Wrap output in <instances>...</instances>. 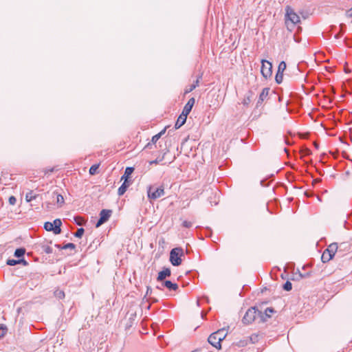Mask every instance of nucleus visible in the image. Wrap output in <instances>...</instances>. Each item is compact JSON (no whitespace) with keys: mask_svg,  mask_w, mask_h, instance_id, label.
<instances>
[{"mask_svg":"<svg viewBox=\"0 0 352 352\" xmlns=\"http://www.w3.org/2000/svg\"><path fill=\"white\" fill-rule=\"evenodd\" d=\"M346 15L348 17L352 18V8L349 10H348Z\"/></svg>","mask_w":352,"mask_h":352,"instance_id":"obj_37","label":"nucleus"},{"mask_svg":"<svg viewBox=\"0 0 352 352\" xmlns=\"http://www.w3.org/2000/svg\"><path fill=\"white\" fill-rule=\"evenodd\" d=\"M76 248V245L72 243H67L66 245H65L64 246H63L62 248H60L61 249H71V250H74Z\"/></svg>","mask_w":352,"mask_h":352,"instance_id":"obj_31","label":"nucleus"},{"mask_svg":"<svg viewBox=\"0 0 352 352\" xmlns=\"http://www.w3.org/2000/svg\"><path fill=\"white\" fill-rule=\"evenodd\" d=\"M25 250L24 248L16 249L14 252V256L16 257H21L24 255Z\"/></svg>","mask_w":352,"mask_h":352,"instance_id":"obj_24","label":"nucleus"},{"mask_svg":"<svg viewBox=\"0 0 352 352\" xmlns=\"http://www.w3.org/2000/svg\"><path fill=\"white\" fill-rule=\"evenodd\" d=\"M16 198L14 196H11L9 198V203H10V204L14 205L16 204Z\"/></svg>","mask_w":352,"mask_h":352,"instance_id":"obj_35","label":"nucleus"},{"mask_svg":"<svg viewBox=\"0 0 352 352\" xmlns=\"http://www.w3.org/2000/svg\"><path fill=\"white\" fill-rule=\"evenodd\" d=\"M189 205H190V202H188L186 206L188 207V206H189Z\"/></svg>","mask_w":352,"mask_h":352,"instance_id":"obj_42","label":"nucleus"},{"mask_svg":"<svg viewBox=\"0 0 352 352\" xmlns=\"http://www.w3.org/2000/svg\"><path fill=\"white\" fill-rule=\"evenodd\" d=\"M195 102V99L194 98H191L188 100L187 103L185 104L182 113H184L185 115L188 116L189 113L191 111L192 107L194 106Z\"/></svg>","mask_w":352,"mask_h":352,"instance_id":"obj_9","label":"nucleus"},{"mask_svg":"<svg viewBox=\"0 0 352 352\" xmlns=\"http://www.w3.org/2000/svg\"><path fill=\"white\" fill-rule=\"evenodd\" d=\"M134 168L133 167H127L125 169L124 175L122 176L121 180L128 182L130 175L133 173Z\"/></svg>","mask_w":352,"mask_h":352,"instance_id":"obj_14","label":"nucleus"},{"mask_svg":"<svg viewBox=\"0 0 352 352\" xmlns=\"http://www.w3.org/2000/svg\"><path fill=\"white\" fill-rule=\"evenodd\" d=\"M261 74L264 78H267L270 77L272 74V63L266 60H262L261 61Z\"/></svg>","mask_w":352,"mask_h":352,"instance_id":"obj_6","label":"nucleus"},{"mask_svg":"<svg viewBox=\"0 0 352 352\" xmlns=\"http://www.w3.org/2000/svg\"><path fill=\"white\" fill-rule=\"evenodd\" d=\"M59 296H61L64 297V296H65V294H64V292H59Z\"/></svg>","mask_w":352,"mask_h":352,"instance_id":"obj_39","label":"nucleus"},{"mask_svg":"<svg viewBox=\"0 0 352 352\" xmlns=\"http://www.w3.org/2000/svg\"><path fill=\"white\" fill-rule=\"evenodd\" d=\"M99 168V164H94L89 168V174L93 175L97 173V170Z\"/></svg>","mask_w":352,"mask_h":352,"instance_id":"obj_27","label":"nucleus"},{"mask_svg":"<svg viewBox=\"0 0 352 352\" xmlns=\"http://www.w3.org/2000/svg\"><path fill=\"white\" fill-rule=\"evenodd\" d=\"M85 232V230L82 228H78L76 232L74 234V236L78 238H81Z\"/></svg>","mask_w":352,"mask_h":352,"instance_id":"obj_29","label":"nucleus"},{"mask_svg":"<svg viewBox=\"0 0 352 352\" xmlns=\"http://www.w3.org/2000/svg\"><path fill=\"white\" fill-rule=\"evenodd\" d=\"M338 246L336 243H331L327 248V249L330 251V252L334 255L336 254V253L338 250Z\"/></svg>","mask_w":352,"mask_h":352,"instance_id":"obj_20","label":"nucleus"},{"mask_svg":"<svg viewBox=\"0 0 352 352\" xmlns=\"http://www.w3.org/2000/svg\"><path fill=\"white\" fill-rule=\"evenodd\" d=\"M165 193L164 186L155 188L152 186L147 188V196L149 199L155 200L162 197Z\"/></svg>","mask_w":352,"mask_h":352,"instance_id":"obj_5","label":"nucleus"},{"mask_svg":"<svg viewBox=\"0 0 352 352\" xmlns=\"http://www.w3.org/2000/svg\"><path fill=\"white\" fill-rule=\"evenodd\" d=\"M283 289L286 291H290L292 289V284L290 281L287 280L283 285Z\"/></svg>","mask_w":352,"mask_h":352,"instance_id":"obj_30","label":"nucleus"},{"mask_svg":"<svg viewBox=\"0 0 352 352\" xmlns=\"http://www.w3.org/2000/svg\"><path fill=\"white\" fill-rule=\"evenodd\" d=\"M286 63L285 61H281L279 65H278V72H280V73H283L284 71L286 69Z\"/></svg>","mask_w":352,"mask_h":352,"instance_id":"obj_25","label":"nucleus"},{"mask_svg":"<svg viewBox=\"0 0 352 352\" xmlns=\"http://www.w3.org/2000/svg\"><path fill=\"white\" fill-rule=\"evenodd\" d=\"M164 285L167 287L168 289H169L170 290H177L178 289V285L176 283H173L170 280H166L164 281V283H163Z\"/></svg>","mask_w":352,"mask_h":352,"instance_id":"obj_15","label":"nucleus"},{"mask_svg":"<svg viewBox=\"0 0 352 352\" xmlns=\"http://www.w3.org/2000/svg\"><path fill=\"white\" fill-rule=\"evenodd\" d=\"M47 208L48 209H50V204H47Z\"/></svg>","mask_w":352,"mask_h":352,"instance_id":"obj_40","label":"nucleus"},{"mask_svg":"<svg viewBox=\"0 0 352 352\" xmlns=\"http://www.w3.org/2000/svg\"><path fill=\"white\" fill-rule=\"evenodd\" d=\"M129 184L128 182L124 181L123 184L121 185V186L118 188V194L121 196L124 195V193L126 192L127 188L129 187Z\"/></svg>","mask_w":352,"mask_h":352,"instance_id":"obj_17","label":"nucleus"},{"mask_svg":"<svg viewBox=\"0 0 352 352\" xmlns=\"http://www.w3.org/2000/svg\"><path fill=\"white\" fill-rule=\"evenodd\" d=\"M192 222L188 221H184L182 222L183 227L186 228H190L192 226Z\"/></svg>","mask_w":352,"mask_h":352,"instance_id":"obj_34","label":"nucleus"},{"mask_svg":"<svg viewBox=\"0 0 352 352\" xmlns=\"http://www.w3.org/2000/svg\"><path fill=\"white\" fill-rule=\"evenodd\" d=\"M250 102H251V96H248L243 100L242 103L244 106H248V104L250 103Z\"/></svg>","mask_w":352,"mask_h":352,"instance_id":"obj_33","label":"nucleus"},{"mask_svg":"<svg viewBox=\"0 0 352 352\" xmlns=\"http://www.w3.org/2000/svg\"><path fill=\"white\" fill-rule=\"evenodd\" d=\"M285 24L287 30L292 31L294 28L300 23V17L289 6L285 7Z\"/></svg>","mask_w":352,"mask_h":352,"instance_id":"obj_1","label":"nucleus"},{"mask_svg":"<svg viewBox=\"0 0 352 352\" xmlns=\"http://www.w3.org/2000/svg\"><path fill=\"white\" fill-rule=\"evenodd\" d=\"M261 311L256 307H251L248 309L243 318V322L244 324H251L256 319L260 320Z\"/></svg>","mask_w":352,"mask_h":352,"instance_id":"obj_4","label":"nucleus"},{"mask_svg":"<svg viewBox=\"0 0 352 352\" xmlns=\"http://www.w3.org/2000/svg\"><path fill=\"white\" fill-rule=\"evenodd\" d=\"M226 335L227 332L224 329H219L208 337V342L216 349H220L221 348V342L224 340Z\"/></svg>","mask_w":352,"mask_h":352,"instance_id":"obj_2","label":"nucleus"},{"mask_svg":"<svg viewBox=\"0 0 352 352\" xmlns=\"http://www.w3.org/2000/svg\"><path fill=\"white\" fill-rule=\"evenodd\" d=\"M111 214H112V211L111 210H106V209L102 210L100 212V219L98 221V222L96 223V227L98 228L102 224H103L107 221H108V219L111 217Z\"/></svg>","mask_w":352,"mask_h":352,"instance_id":"obj_7","label":"nucleus"},{"mask_svg":"<svg viewBox=\"0 0 352 352\" xmlns=\"http://www.w3.org/2000/svg\"><path fill=\"white\" fill-rule=\"evenodd\" d=\"M56 203L59 207H61L65 203L64 197L60 194L57 195Z\"/></svg>","mask_w":352,"mask_h":352,"instance_id":"obj_23","label":"nucleus"},{"mask_svg":"<svg viewBox=\"0 0 352 352\" xmlns=\"http://www.w3.org/2000/svg\"><path fill=\"white\" fill-rule=\"evenodd\" d=\"M53 227H54V233L56 234H60L61 232L60 226L62 224V222L60 219H56L53 222Z\"/></svg>","mask_w":352,"mask_h":352,"instance_id":"obj_13","label":"nucleus"},{"mask_svg":"<svg viewBox=\"0 0 352 352\" xmlns=\"http://www.w3.org/2000/svg\"><path fill=\"white\" fill-rule=\"evenodd\" d=\"M269 90H270L269 88H264L262 90V91L259 96V100L263 101L266 98V97L267 96V95L269 94Z\"/></svg>","mask_w":352,"mask_h":352,"instance_id":"obj_22","label":"nucleus"},{"mask_svg":"<svg viewBox=\"0 0 352 352\" xmlns=\"http://www.w3.org/2000/svg\"><path fill=\"white\" fill-rule=\"evenodd\" d=\"M36 197L37 195L34 194L32 190H30L25 195V200L26 201L30 202L33 199H36Z\"/></svg>","mask_w":352,"mask_h":352,"instance_id":"obj_21","label":"nucleus"},{"mask_svg":"<svg viewBox=\"0 0 352 352\" xmlns=\"http://www.w3.org/2000/svg\"><path fill=\"white\" fill-rule=\"evenodd\" d=\"M160 162V160H153L151 162H150V164H157Z\"/></svg>","mask_w":352,"mask_h":352,"instance_id":"obj_38","label":"nucleus"},{"mask_svg":"<svg viewBox=\"0 0 352 352\" xmlns=\"http://www.w3.org/2000/svg\"><path fill=\"white\" fill-rule=\"evenodd\" d=\"M274 312V310L271 307H267L264 313H262L261 311L260 314V322H265L267 320L268 318H270L272 316V314Z\"/></svg>","mask_w":352,"mask_h":352,"instance_id":"obj_8","label":"nucleus"},{"mask_svg":"<svg viewBox=\"0 0 352 352\" xmlns=\"http://www.w3.org/2000/svg\"><path fill=\"white\" fill-rule=\"evenodd\" d=\"M283 73L278 72L276 74L275 80L278 84H280L283 82Z\"/></svg>","mask_w":352,"mask_h":352,"instance_id":"obj_26","label":"nucleus"},{"mask_svg":"<svg viewBox=\"0 0 352 352\" xmlns=\"http://www.w3.org/2000/svg\"><path fill=\"white\" fill-rule=\"evenodd\" d=\"M74 221L79 226H81V225L84 224V223H85L84 219L82 217H75L74 218Z\"/></svg>","mask_w":352,"mask_h":352,"instance_id":"obj_32","label":"nucleus"},{"mask_svg":"<svg viewBox=\"0 0 352 352\" xmlns=\"http://www.w3.org/2000/svg\"><path fill=\"white\" fill-rule=\"evenodd\" d=\"M187 116H186L182 113L179 116V117L176 121V123L175 124V128L176 129L180 128L182 126H183L185 124L186 119H187Z\"/></svg>","mask_w":352,"mask_h":352,"instance_id":"obj_11","label":"nucleus"},{"mask_svg":"<svg viewBox=\"0 0 352 352\" xmlns=\"http://www.w3.org/2000/svg\"><path fill=\"white\" fill-rule=\"evenodd\" d=\"M21 263H23V265H27V262L24 259H21V260L8 259L6 262V263L8 265H11V266L15 265Z\"/></svg>","mask_w":352,"mask_h":352,"instance_id":"obj_18","label":"nucleus"},{"mask_svg":"<svg viewBox=\"0 0 352 352\" xmlns=\"http://www.w3.org/2000/svg\"><path fill=\"white\" fill-rule=\"evenodd\" d=\"M184 253L182 248H175L170 252V262L174 266H179L182 264V257Z\"/></svg>","mask_w":352,"mask_h":352,"instance_id":"obj_3","label":"nucleus"},{"mask_svg":"<svg viewBox=\"0 0 352 352\" xmlns=\"http://www.w3.org/2000/svg\"><path fill=\"white\" fill-rule=\"evenodd\" d=\"M0 329L2 330V333L0 335V338H1L2 336H3V335L5 334L6 331V328L5 327H0Z\"/></svg>","mask_w":352,"mask_h":352,"instance_id":"obj_36","label":"nucleus"},{"mask_svg":"<svg viewBox=\"0 0 352 352\" xmlns=\"http://www.w3.org/2000/svg\"><path fill=\"white\" fill-rule=\"evenodd\" d=\"M334 256V254H331L330 251L327 248L322 253L321 260L323 263H327L331 260Z\"/></svg>","mask_w":352,"mask_h":352,"instance_id":"obj_12","label":"nucleus"},{"mask_svg":"<svg viewBox=\"0 0 352 352\" xmlns=\"http://www.w3.org/2000/svg\"><path fill=\"white\" fill-rule=\"evenodd\" d=\"M201 78V76H199L197 79L195 81V82L190 86V87L185 90V94H188L193 91L197 87L199 86V80Z\"/></svg>","mask_w":352,"mask_h":352,"instance_id":"obj_16","label":"nucleus"},{"mask_svg":"<svg viewBox=\"0 0 352 352\" xmlns=\"http://www.w3.org/2000/svg\"><path fill=\"white\" fill-rule=\"evenodd\" d=\"M166 127H165L163 130H162L160 133L153 136L151 139V142L153 144H155L157 141L161 138L162 135H164L166 132Z\"/></svg>","mask_w":352,"mask_h":352,"instance_id":"obj_19","label":"nucleus"},{"mask_svg":"<svg viewBox=\"0 0 352 352\" xmlns=\"http://www.w3.org/2000/svg\"><path fill=\"white\" fill-rule=\"evenodd\" d=\"M151 145V143H148L147 145L146 146V147H149Z\"/></svg>","mask_w":352,"mask_h":352,"instance_id":"obj_41","label":"nucleus"},{"mask_svg":"<svg viewBox=\"0 0 352 352\" xmlns=\"http://www.w3.org/2000/svg\"><path fill=\"white\" fill-rule=\"evenodd\" d=\"M44 228L47 231H53L54 232V227L52 222H46L44 224Z\"/></svg>","mask_w":352,"mask_h":352,"instance_id":"obj_28","label":"nucleus"},{"mask_svg":"<svg viewBox=\"0 0 352 352\" xmlns=\"http://www.w3.org/2000/svg\"><path fill=\"white\" fill-rule=\"evenodd\" d=\"M171 274L170 270L169 268H164L162 271L158 273V276L157 280L158 281H162L165 279L166 277H169Z\"/></svg>","mask_w":352,"mask_h":352,"instance_id":"obj_10","label":"nucleus"}]
</instances>
